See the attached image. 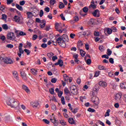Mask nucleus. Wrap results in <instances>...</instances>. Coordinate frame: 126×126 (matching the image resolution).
Returning <instances> with one entry per match:
<instances>
[{"label":"nucleus","instance_id":"obj_1","mask_svg":"<svg viewBox=\"0 0 126 126\" xmlns=\"http://www.w3.org/2000/svg\"><path fill=\"white\" fill-rule=\"evenodd\" d=\"M6 103L8 106L11 108H14L15 110H19L20 109V102L13 97L7 98Z\"/></svg>","mask_w":126,"mask_h":126},{"label":"nucleus","instance_id":"obj_2","mask_svg":"<svg viewBox=\"0 0 126 126\" xmlns=\"http://www.w3.org/2000/svg\"><path fill=\"white\" fill-rule=\"evenodd\" d=\"M64 36H63V38L59 37L57 39V43H59V46L62 48H65L66 47V44H65V40L63 38Z\"/></svg>","mask_w":126,"mask_h":126},{"label":"nucleus","instance_id":"obj_3","mask_svg":"<svg viewBox=\"0 0 126 126\" xmlns=\"http://www.w3.org/2000/svg\"><path fill=\"white\" fill-rule=\"evenodd\" d=\"M1 60L5 63H7V64H12L13 63V61L10 58L4 57L2 58Z\"/></svg>","mask_w":126,"mask_h":126},{"label":"nucleus","instance_id":"obj_4","mask_svg":"<svg viewBox=\"0 0 126 126\" xmlns=\"http://www.w3.org/2000/svg\"><path fill=\"white\" fill-rule=\"evenodd\" d=\"M15 35H14V33L13 32H9L7 34V39L8 40H11L12 41H14L15 40Z\"/></svg>","mask_w":126,"mask_h":126},{"label":"nucleus","instance_id":"obj_5","mask_svg":"<svg viewBox=\"0 0 126 126\" xmlns=\"http://www.w3.org/2000/svg\"><path fill=\"white\" fill-rule=\"evenodd\" d=\"M70 91L73 95H77L78 91L76 86L73 85L70 87Z\"/></svg>","mask_w":126,"mask_h":126},{"label":"nucleus","instance_id":"obj_6","mask_svg":"<svg viewBox=\"0 0 126 126\" xmlns=\"http://www.w3.org/2000/svg\"><path fill=\"white\" fill-rule=\"evenodd\" d=\"M23 47V44L20 43L18 47L19 53H18V55L19 57V58L21 57V54H24V51L22 50Z\"/></svg>","mask_w":126,"mask_h":126},{"label":"nucleus","instance_id":"obj_7","mask_svg":"<svg viewBox=\"0 0 126 126\" xmlns=\"http://www.w3.org/2000/svg\"><path fill=\"white\" fill-rule=\"evenodd\" d=\"M62 28L61 24H59L58 23H56L55 24V29L57 30V31H58V32H59V33H63V30H62L61 29Z\"/></svg>","mask_w":126,"mask_h":126},{"label":"nucleus","instance_id":"obj_8","mask_svg":"<svg viewBox=\"0 0 126 126\" xmlns=\"http://www.w3.org/2000/svg\"><path fill=\"white\" fill-rule=\"evenodd\" d=\"M20 20L21 19L19 16L16 15L13 18V21H15V22H16V23H18V24H21V23H22V22Z\"/></svg>","mask_w":126,"mask_h":126},{"label":"nucleus","instance_id":"obj_9","mask_svg":"<svg viewBox=\"0 0 126 126\" xmlns=\"http://www.w3.org/2000/svg\"><path fill=\"white\" fill-rule=\"evenodd\" d=\"M15 32L16 33V34L17 35V37H19L20 36L26 35V33H25L23 32H20L19 31H18L17 30H15Z\"/></svg>","mask_w":126,"mask_h":126},{"label":"nucleus","instance_id":"obj_10","mask_svg":"<svg viewBox=\"0 0 126 126\" xmlns=\"http://www.w3.org/2000/svg\"><path fill=\"white\" fill-rule=\"evenodd\" d=\"M92 14L94 17H100V11L98 9L95 10L93 13Z\"/></svg>","mask_w":126,"mask_h":126},{"label":"nucleus","instance_id":"obj_11","mask_svg":"<svg viewBox=\"0 0 126 126\" xmlns=\"http://www.w3.org/2000/svg\"><path fill=\"white\" fill-rule=\"evenodd\" d=\"M98 85H99V86H101V87H103V88H105V87H106L107 85L106 82L100 81L98 83Z\"/></svg>","mask_w":126,"mask_h":126},{"label":"nucleus","instance_id":"obj_12","mask_svg":"<svg viewBox=\"0 0 126 126\" xmlns=\"http://www.w3.org/2000/svg\"><path fill=\"white\" fill-rule=\"evenodd\" d=\"M20 73H21V77L23 78V79L24 80H27V77H26V74L25 73V72L21 70Z\"/></svg>","mask_w":126,"mask_h":126},{"label":"nucleus","instance_id":"obj_13","mask_svg":"<svg viewBox=\"0 0 126 126\" xmlns=\"http://www.w3.org/2000/svg\"><path fill=\"white\" fill-rule=\"evenodd\" d=\"M13 76L17 80L19 81V77L18 76V73L16 71H14L13 72Z\"/></svg>","mask_w":126,"mask_h":126},{"label":"nucleus","instance_id":"obj_14","mask_svg":"<svg viewBox=\"0 0 126 126\" xmlns=\"http://www.w3.org/2000/svg\"><path fill=\"white\" fill-rule=\"evenodd\" d=\"M122 99V94H117L115 96V100L120 102Z\"/></svg>","mask_w":126,"mask_h":126},{"label":"nucleus","instance_id":"obj_15","mask_svg":"<svg viewBox=\"0 0 126 126\" xmlns=\"http://www.w3.org/2000/svg\"><path fill=\"white\" fill-rule=\"evenodd\" d=\"M89 7H92L93 9H96V8H97V5L95 4V2L94 0H93L91 1Z\"/></svg>","mask_w":126,"mask_h":126},{"label":"nucleus","instance_id":"obj_16","mask_svg":"<svg viewBox=\"0 0 126 126\" xmlns=\"http://www.w3.org/2000/svg\"><path fill=\"white\" fill-rule=\"evenodd\" d=\"M22 88V89H23V90H25V91H26V92H27V93H28V94L30 93V90H29V88H28L27 86L24 85H23Z\"/></svg>","mask_w":126,"mask_h":126},{"label":"nucleus","instance_id":"obj_17","mask_svg":"<svg viewBox=\"0 0 126 126\" xmlns=\"http://www.w3.org/2000/svg\"><path fill=\"white\" fill-rule=\"evenodd\" d=\"M38 106H39V102L38 101H34L32 104V108H33V109L38 108Z\"/></svg>","mask_w":126,"mask_h":126},{"label":"nucleus","instance_id":"obj_18","mask_svg":"<svg viewBox=\"0 0 126 126\" xmlns=\"http://www.w3.org/2000/svg\"><path fill=\"white\" fill-rule=\"evenodd\" d=\"M68 122L70 125H75V121L73 118H70L68 119Z\"/></svg>","mask_w":126,"mask_h":126},{"label":"nucleus","instance_id":"obj_19","mask_svg":"<svg viewBox=\"0 0 126 126\" xmlns=\"http://www.w3.org/2000/svg\"><path fill=\"white\" fill-rule=\"evenodd\" d=\"M94 98L95 100L93 101V103L95 105H98V104H99V97L95 96Z\"/></svg>","mask_w":126,"mask_h":126},{"label":"nucleus","instance_id":"obj_20","mask_svg":"<svg viewBox=\"0 0 126 126\" xmlns=\"http://www.w3.org/2000/svg\"><path fill=\"white\" fill-rule=\"evenodd\" d=\"M83 45V43H82V41H79L78 42V44H77L78 50H80V48L82 47Z\"/></svg>","mask_w":126,"mask_h":126},{"label":"nucleus","instance_id":"obj_21","mask_svg":"<svg viewBox=\"0 0 126 126\" xmlns=\"http://www.w3.org/2000/svg\"><path fill=\"white\" fill-rule=\"evenodd\" d=\"M120 87L122 88V89H126V83H121L120 84Z\"/></svg>","mask_w":126,"mask_h":126},{"label":"nucleus","instance_id":"obj_22","mask_svg":"<svg viewBox=\"0 0 126 126\" xmlns=\"http://www.w3.org/2000/svg\"><path fill=\"white\" fill-rule=\"evenodd\" d=\"M99 90H100V87H99V84H96L94 86V91L95 92H98Z\"/></svg>","mask_w":126,"mask_h":126},{"label":"nucleus","instance_id":"obj_23","mask_svg":"<svg viewBox=\"0 0 126 126\" xmlns=\"http://www.w3.org/2000/svg\"><path fill=\"white\" fill-rule=\"evenodd\" d=\"M80 36H88L89 34H87V31L84 32H80L79 33Z\"/></svg>","mask_w":126,"mask_h":126},{"label":"nucleus","instance_id":"obj_24","mask_svg":"<svg viewBox=\"0 0 126 126\" xmlns=\"http://www.w3.org/2000/svg\"><path fill=\"white\" fill-rule=\"evenodd\" d=\"M98 69L100 70H107V68H105V66L101 65H98Z\"/></svg>","mask_w":126,"mask_h":126},{"label":"nucleus","instance_id":"obj_25","mask_svg":"<svg viewBox=\"0 0 126 126\" xmlns=\"http://www.w3.org/2000/svg\"><path fill=\"white\" fill-rule=\"evenodd\" d=\"M16 7L17 8V9L20 10L21 11H22V10H23V7H22V6H20L18 4H16Z\"/></svg>","mask_w":126,"mask_h":126},{"label":"nucleus","instance_id":"obj_26","mask_svg":"<svg viewBox=\"0 0 126 126\" xmlns=\"http://www.w3.org/2000/svg\"><path fill=\"white\" fill-rule=\"evenodd\" d=\"M32 74L34 76L37 75V74H38V71H37V70H36L34 68H32Z\"/></svg>","mask_w":126,"mask_h":126},{"label":"nucleus","instance_id":"obj_27","mask_svg":"<svg viewBox=\"0 0 126 126\" xmlns=\"http://www.w3.org/2000/svg\"><path fill=\"white\" fill-rule=\"evenodd\" d=\"M80 53L81 57H84L85 56V54H86V53H85V51H84V50L82 49H80Z\"/></svg>","mask_w":126,"mask_h":126},{"label":"nucleus","instance_id":"obj_28","mask_svg":"<svg viewBox=\"0 0 126 126\" xmlns=\"http://www.w3.org/2000/svg\"><path fill=\"white\" fill-rule=\"evenodd\" d=\"M1 19L4 20V21H6V19H7V16L4 14H2Z\"/></svg>","mask_w":126,"mask_h":126},{"label":"nucleus","instance_id":"obj_29","mask_svg":"<svg viewBox=\"0 0 126 126\" xmlns=\"http://www.w3.org/2000/svg\"><path fill=\"white\" fill-rule=\"evenodd\" d=\"M110 112H111V110L108 109L104 115V117H110Z\"/></svg>","mask_w":126,"mask_h":126},{"label":"nucleus","instance_id":"obj_30","mask_svg":"<svg viewBox=\"0 0 126 126\" xmlns=\"http://www.w3.org/2000/svg\"><path fill=\"white\" fill-rule=\"evenodd\" d=\"M63 77H64V80L65 81L67 82V81L68 80L69 77H68V76H67V75H66V74H65L63 75Z\"/></svg>","mask_w":126,"mask_h":126},{"label":"nucleus","instance_id":"obj_31","mask_svg":"<svg viewBox=\"0 0 126 126\" xmlns=\"http://www.w3.org/2000/svg\"><path fill=\"white\" fill-rule=\"evenodd\" d=\"M61 103L62 105H65V100H64V97H61Z\"/></svg>","mask_w":126,"mask_h":126},{"label":"nucleus","instance_id":"obj_32","mask_svg":"<svg viewBox=\"0 0 126 126\" xmlns=\"http://www.w3.org/2000/svg\"><path fill=\"white\" fill-rule=\"evenodd\" d=\"M60 124L62 126H66V122L63 120H60Z\"/></svg>","mask_w":126,"mask_h":126},{"label":"nucleus","instance_id":"obj_33","mask_svg":"<svg viewBox=\"0 0 126 126\" xmlns=\"http://www.w3.org/2000/svg\"><path fill=\"white\" fill-rule=\"evenodd\" d=\"M2 27L4 30H8V26H7V25L6 24H3L2 25Z\"/></svg>","mask_w":126,"mask_h":126},{"label":"nucleus","instance_id":"obj_34","mask_svg":"<svg viewBox=\"0 0 126 126\" xmlns=\"http://www.w3.org/2000/svg\"><path fill=\"white\" fill-rule=\"evenodd\" d=\"M49 92H50V94L53 95L54 94V92H55V89H54V88H51L49 90Z\"/></svg>","mask_w":126,"mask_h":126},{"label":"nucleus","instance_id":"obj_35","mask_svg":"<svg viewBox=\"0 0 126 126\" xmlns=\"http://www.w3.org/2000/svg\"><path fill=\"white\" fill-rule=\"evenodd\" d=\"M42 122L45 123V124H46V125H50V121H49V120L47 119H43Z\"/></svg>","mask_w":126,"mask_h":126},{"label":"nucleus","instance_id":"obj_36","mask_svg":"<svg viewBox=\"0 0 126 126\" xmlns=\"http://www.w3.org/2000/svg\"><path fill=\"white\" fill-rule=\"evenodd\" d=\"M28 18H31L32 17V13L31 12H28L27 13Z\"/></svg>","mask_w":126,"mask_h":126},{"label":"nucleus","instance_id":"obj_37","mask_svg":"<svg viewBox=\"0 0 126 126\" xmlns=\"http://www.w3.org/2000/svg\"><path fill=\"white\" fill-rule=\"evenodd\" d=\"M63 7H64V4L63 2H61L59 5V8L62 9L63 8Z\"/></svg>","mask_w":126,"mask_h":126},{"label":"nucleus","instance_id":"obj_38","mask_svg":"<svg viewBox=\"0 0 126 126\" xmlns=\"http://www.w3.org/2000/svg\"><path fill=\"white\" fill-rule=\"evenodd\" d=\"M113 32V31L112 30V29L108 28L107 30V32L110 35L112 34Z\"/></svg>","mask_w":126,"mask_h":126},{"label":"nucleus","instance_id":"obj_39","mask_svg":"<svg viewBox=\"0 0 126 126\" xmlns=\"http://www.w3.org/2000/svg\"><path fill=\"white\" fill-rule=\"evenodd\" d=\"M72 113H73L74 114H76L77 112H78V109L77 108H76L75 109H73L72 110H71Z\"/></svg>","mask_w":126,"mask_h":126},{"label":"nucleus","instance_id":"obj_40","mask_svg":"<svg viewBox=\"0 0 126 126\" xmlns=\"http://www.w3.org/2000/svg\"><path fill=\"white\" fill-rule=\"evenodd\" d=\"M91 63H92V61L90 59H89L86 61V63L87 64H88V65H89L90 64H91Z\"/></svg>","mask_w":126,"mask_h":126},{"label":"nucleus","instance_id":"obj_41","mask_svg":"<svg viewBox=\"0 0 126 126\" xmlns=\"http://www.w3.org/2000/svg\"><path fill=\"white\" fill-rule=\"evenodd\" d=\"M6 47L9 48V49H12L13 48V45L11 44H9L6 45Z\"/></svg>","mask_w":126,"mask_h":126},{"label":"nucleus","instance_id":"obj_42","mask_svg":"<svg viewBox=\"0 0 126 126\" xmlns=\"http://www.w3.org/2000/svg\"><path fill=\"white\" fill-rule=\"evenodd\" d=\"M107 52V54L108 56H111V55H112V51L110 50V49H108Z\"/></svg>","mask_w":126,"mask_h":126},{"label":"nucleus","instance_id":"obj_43","mask_svg":"<svg viewBox=\"0 0 126 126\" xmlns=\"http://www.w3.org/2000/svg\"><path fill=\"white\" fill-rule=\"evenodd\" d=\"M64 92L65 94H68L69 93V90H68V89L67 88H65L64 89Z\"/></svg>","mask_w":126,"mask_h":126},{"label":"nucleus","instance_id":"obj_44","mask_svg":"<svg viewBox=\"0 0 126 126\" xmlns=\"http://www.w3.org/2000/svg\"><path fill=\"white\" fill-rule=\"evenodd\" d=\"M83 11L85 13L88 12V8H87V7H84L83 8Z\"/></svg>","mask_w":126,"mask_h":126},{"label":"nucleus","instance_id":"obj_45","mask_svg":"<svg viewBox=\"0 0 126 126\" xmlns=\"http://www.w3.org/2000/svg\"><path fill=\"white\" fill-rule=\"evenodd\" d=\"M99 49L101 52H104V46L103 45H100L99 46Z\"/></svg>","mask_w":126,"mask_h":126},{"label":"nucleus","instance_id":"obj_46","mask_svg":"<svg viewBox=\"0 0 126 126\" xmlns=\"http://www.w3.org/2000/svg\"><path fill=\"white\" fill-rule=\"evenodd\" d=\"M88 111L90 112L91 113H94L95 112V109L89 108L88 109Z\"/></svg>","mask_w":126,"mask_h":126},{"label":"nucleus","instance_id":"obj_47","mask_svg":"<svg viewBox=\"0 0 126 126\" xmlns=\"http://www.w3.org/2000/svg\"><path fill=\"white\" fill-rule=\"evenodd\" d=\"M41 48H43V49H46L47 48V45L46 43H42L41 45Z\"/></svg>","mask_w":126,"mask_h":126},{"label":"nucleus","instance_id":"obj_48","mask_svg":"<svg viewBox=\"0 0 126 126\" xmlns=\"http://www.w3.org/2000/svg\"><path fill=\"white\" fill-rule=\"evenodd\" d=\"M94 34L96 37H98V36H100V33L99 32H94Z\"/></svg>","mask_w":126,"mask_h":126},{"label":"nucleus","instance_id":"obj_49","mask_svg":"<svg viewBox=\"0 0 126 126\" xmlns=\"http://www.w3.org/2000/svg\"><path fill=\"white\" fill-rule=\"evenodd\" d=\"M44 15V11L43 10H40V12H39V16L40 17H42Z\"/></svg>","mask_w":126,"mask_h":126},{"label":"nucleus","instance_id":"obj_50","mask_svg":"<svg viewBox=\"0 0 126 126\" xmlns=\"http://www.w3.org/2000/svg\"><path fill=\"white\" fill-rule=\"evenodd\" d=\"M79 20V18L78 16H75L74 17V21L75 22H77Z\"/></svg>","mask_w":126,"mask_h":126},{"label":"nucleus","instance_id":"obj_51","mask_svg":"<svg viewBox=\"0 0 126 126\" xmlns=\"http://www.w3.org/2000/svg\"><path fill=\"white\" fill-rule=\"evenodd\" d=\"M24 51L25 52V53H27V55H30V50H28L27 49H25L24 50Z\"/></svg>","mask_w":126,"mask_h":126},{"label":"nucleus","instance_id":"obj_52","mask_svg":"<svg viewBox=\"0 0 126 126\" xmlns=\"http://www.w3.org/2000/svg\"><path fill=\"white\" fill-rule=\"evenodd\" d=\"M50 4H52V5H54L56 3V0H50Z\"/></svg>","mask_w":126,"mask_h":126},{"label":"nucleus","instance_id":"obj_53","mask_svg":"<svg viewBox=\"0 0 126 126\" xmlns=\"http://www.w3.org/2000/svg\"><path fill=\"white\" fill-rule=\"evenodd\" d=\"M101 58H104V59H107V60H108L109 55H103L102 56Z\"/></svg>","mask_w":126,"mask_h":126},{"label":"nucleus","instance_id":"obj_54","mask_svg":"<svg viewBox=\"0 0 126 126\" xmlns=\"http://www.w3.org/2000/svg\"><path fill=\"white\" fill-rule=\"evenodd\" d=\"M13 2V0H7V4L9 5Z\"/></svg>","mask_w":126,"mask_h":126},{"label":"nucleus","instance_id":"obj_55","mask_svg":"<svg viewBox=\"0 0 126 126\" xmlns=\"http://www.w3.org/2000/svg\"><path fill=\"white\" fill-rule=\"evenodd\" d=\"M51 82L52 83H56L57 82V78H54L51 79Z\"/></svg>","mask_w":126,"mask_h":126},{"label":"nucleus","instance_id":"obj_56","mask_svg":"<svg viewBox=\"0 0 126 126\" xmlns=\"http://www.w3.org/2000/svg\"><path fill=\"white\" fill-rule=\"evenodd\" d=\"M59 61H60L61 62L59 63V66L62 67L63 65V62L62 60H59Z\"/></svg>","mask_w":126,"mask_h":126},{"label":"nucleus","instance_id":"obj_57","mask_svg":"<svg viewBox=\"0 0 126 126\" xmlns=\"http://www.w3.org/2000/svg\"><path fill=\"white\" fill-rule=\"evenodd\" d=\"M58 94V96L61 97L63 95V93L62 92V91H60L59 93H57Z\"/></svg>","mask_w":126,"mask_h":126},{"label":"nucleus","instance_id":"obj_58","mask_svg":"<svg viewBox=\"0 0 126 126\" xmlns=\"http://www.w3.org/2000/svg\"><path fill=\"white\" fill-rule=\"evenodd\" d=\"M0 39L1 41H4L5 40V36H4V35H1L0 36Z\"/></svg>","mask_w":126,"mask_h":126},{"label":"nucleus","instance_id":"obj_59","mask_svg":"<svg viewBox=\"0 0 126 126\" xmlns=\"http://www.w3.org/2000/svg\"><path fill=\"white\" fill-rule=\"evenodd\" d=\"M60 16H61V19H62V20H63V21H64V20H65V18L63 16V14H61L60 15Z\"/></svg>","mask_w":126,"mask_h":126},{"label":"nucleus","instance_id":"obj_60","mask_svg":"<svg viewBox=\"0 0 126 126\" xmlns=\"http://www.w3.org/2000/svg\"><path fill=\"white\" fill-rule=\"evenodd\" d=\"M56 60H58V57L57 56H53L52 57V61L55 62Z\"/></svg>","mask_w":126,"mask_h":126},{"label":"nucleus","instance_id":"obj_61","mask_svg":"<svg viewBox=\"0 0 126 126\" xmlns=\"http://www.w3.org/2000/svg\"><path fill=\"white\" fill-rule=\"evenodd\" d=\"M44 10L46 12H49L50 11V8L49 7H46L44 8Z\"/></svg>","mask_w":126,"mask_h":126},{"label":"nucleus","instance_id":"obj_62","mask_svg":"<svg viewBox=\"0 0 126 126\" xmlns=\"http://www.w3.org/2000/svg\"><path fill=\"white\" fill-rule=\"evenodd\" d=\"M25 4V1L22 0L20 1V5H24Z\"/></svg>","mask_w":126,"mask_h":126},{"label":"nucleus","instance_id":"obj_63","mask_svg":"<svg viewBox=\"0 0 126 126\" xmlns=\"http://www.w3.org/2000/svg\"><path fill=\"white\" fill-rule=\"evenodd\" d=\"M37 38H38V35H37L36 34H34L32 36V39H33L34 40H36V39H37Z\"/></svg>","mask_w":126,"mask_h":126},{"label":"nucleus","instance_id":"obj_64","mask_svg":"<svg viewBox=\"0 0 126 126\" xmlns=\"http://www.w3.org/2000/svg\"><path fill=\"white\" fill-rule=\"evenodd\" d=\"M109 63H112L113 64V63H114V59L110 58L109 59Z\"/></svg>","mask_w":126,"mask_h":126}]
</instances>
